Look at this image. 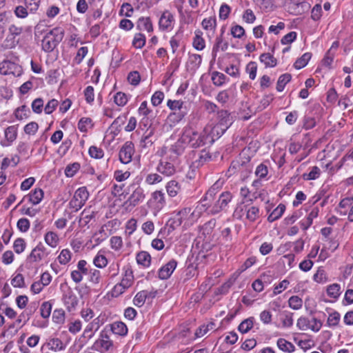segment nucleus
<instances>
[{"label":"nucleus","mask_w":353,"mask_h":353,"mask_svg":"<svg viewBox=\"0 0 353 353\" xmlns=\"http://www.w3.org/2000/svg\"><path fill=\"white\" fill-rule=\"evenodd\" d=\"M218 123L212 128V133L221 136L232 123V119L227 110H220L217 112Z\"/></svg>","instance_id":"nucleus-4"},{"label":"nucleus","mask_w":353,"mask_h":353,"mask_svg":"<svg viewBox=\"0 0 353 353\" xmlns=\"http://www.w3.org/2000/svg\"><path fill=\"white\" fill-rule=\"evenodd\" d=\"M45 242L51 248H56L59 241V236L54 232L49 231L44 236Z\"/></svg>","instance_id":"nucleus-30"},{"label":"nucleus","mask_w":353,"mask_h":353,"mask_svg":"<svg viewBox=\"0 0 353 353\" xmlns=\"http://www.w3.org/2000/svg\"><path fill=\"white\" fill-rule=\"evenodd\" d=\"M176 265L177 262L175 260H170L159 270V277L161 279H168L176 269Z\"/></svg>","instance_id":"nucleus-16"},{"label":"nucleus","mask_w":353,"mask_h":353,"mask_svg":"<svg viewBox=\"0 0 353 353\" xmlns=\"http://www.w3.org/2000/svg\"><path fill=\"white\" fill-rule=\"evenodd\" d=\"M154 128L150 127L148 128L145 134L143 135L140 145L142 148H148L152 145L154 141L152 140V136L154 134Z\"/></svg>","instance_id":"nucleus-21"},{"label":"nucleus","mask_w":353,"mask_h":353,"mask_svg":"<svg viewBox=\"0 0 353 353\" xmlns=\"http://www.w3.org/2000/svg\"><path fill=\"white\" fill-rule=\"evenodd\" d=\"M340 320V314L336 311H333L329 314L327 319V325L329 327L334 328L339 325Z\"/></svg>","instance_id":"nucleus-32"},{"label":"nucleus","mask_w":353,"mask_h":353,"mask_svg":"<svg viewBox=\"0 0 353 353\" xmlns=\"http://www.w3.org/2000/svg\"><path fill=\"white\" fill-rule=\"evenodd\" d=\"M209 208V203H199L193 211L190 208L182 209L177 213L175 219L169 220L165 226L161 229L159 236L161 237L168 236L176 227L181 225L183 221L185 225H192Z\"/></svg>","instance_id":"nucleus-1"},{"label":"nucleus","mask_w":353,"mask_h":353,"mask_svg":"<svg viewBox=\"0 0 353 353\" xmlns=\"http://www.w3.org/2000/svg\"><path fill=\"white\" fill-rule=\"evenodd\" d=\"M43 198V192L41 189H35L29 194V200L33 205L39 204Z\"/></svg>","instance_id":"nucleus-36"},{"label":"nucleus","mask_w":353,"mask_h":353,"mask_svg":"<svg viewBox=\"0 0 353 353\" xmlns=\"http://www.w3.org/2000/svg\"><path fill=\"white\" fill-rule=\"evenodd\" d=\"M113 343L110 339L108 334L104 331H101L100 333V337L94 342L93 347L97 351L105 353L109 351Z\"/></svg>","instance_id":"nucleus-7"},{"label":"nucleus","mask_w":353,"mask_h":353,"mask_svg":"<svg viewBox=\"0 0 353 353\" xmlns=\"http://www.w3.org/2000/svg\"><path fill=\"white\" fill-rule=\"evenodd\" d=\"M162 177L157 173L149 174L145 178V183L149 185H154L160 183L162 181Z\"/></svg>","instance_id":"nucleus-63"},{"label":"nucleus","mask_w":353,"mask_h":353,"mask_svg":"<svg viewBox=\"0 0 353 353\" xmlns=\"http://www.w3.org/2000/svg\"><path fill=\"white\" fill-rule=\"evenodd\" d=\"M291 74L286 73L281 75L276 83V90L278 92L283 90L285 85L291 80Z\"/></svg>","instance_id":"nucleus-40"},{"label":"nucleus","mask_w":353,"mask_h":353,"mask_svg":"<svg viewBox=\"0 0 353 353\" xmlns=\"http://www.w3.org/2000/svg\"><path fill=\"white\" fill-rule=\"evenodd\" d=\"M321 174V170L317 166H313L311 168V171L309 173H305L303 174V178L305 180H314L319 177Z\"/></svg>","instance_id":"nucleus-43"},{"label":"nucleus","mask_w":353,"mask_h":353,"mask_svg":"<svg viewBox=\"0 0 353 353\" xmlns=\"http://www.w3.org/2000/svg\"><path fill=\"white\" fill-rule=\"evenodd\" d=\"M327 295L333 299H337L341 294V286L338 283H333L327 288Z\"/></svg>","instance_id":"nucleus-39"},{"label":"nucleus","mask_w":353,"mask_h":353,"mask_svg":"<svg viewBox=\"0 0 353 353\" xmlns=\"http://www.w3.org/2000/svg\"><path fill=\"white\" fill-rule=\"evenodd\" d=\"M254 322V318L252 316L243 320L239 325V331L243 334L248 332L253 327Z\"/></svg>","instance_id":"nucleus-34"},{"label":"nucleus","mask_w":353,"mask_h":353,"mask_svg":"<svg viewBox=\"0 0 353 353\" xmlns=\"http://www.w3.org/2000/svg\"><path fill=\"white\" fill-rule=\"evenodd\" d=\"M232 195L230 192H222L218 200L213 204L209 203L210 208L206 211L208 214L215 215L219 214L222 210H225L226 207L231 201Z\"/></svg>","instance_id":"nucleus-5"},{"label":"nucleus","mask_w":353,"mask_h":353,"mask_svg":"<svg viewBox=\"0 0 353 353\" xmlns=\"http://www.w3.org/2000/svg\"><path fill=\"white\" fill-rule=\"evenodd\" d=\"M293 314L288 312L283 311L279 314V317L281 321V325H276L278 327L289 328L293 325Z\"/></svg>","instance_id":"nucleus-17"},{"label":"nucleus","mask_w":353,"mask_h":353,"mask_svg":"<svg viewBox=\"0 0 353 353\" xmlns=\"http://www.w3.org/2000/svg\"><path fill=\"white\" fill-rule=\"evenodd\" d=\"M89 193L85 187H81L78 188L69 203L71 208L74 209L75 212L81 209L88 199Z\"/></svg>","instance_id":"nucleus-6"},{"label":"nucleus","mask_w":353,"mask_h":353,"mask_svg":"<svg viewBox=\"0 0 353 353\" xmlns=\"http://www.w3.org/2000/svg\"><path fill=\"white\" fill-rule=\"evenodd\" d=\"M137 26L140 30H145L148 32L153 30L152 23L150 17L139 18Z\"/></svg>","instance_id":"nucleus-28"},{"label":"nucleus","mask_w":353,"mask_h":353,"mask_svg":"<svg viewBox=\"0 0 353 353\" xmlns=\"http://www.w3.org/2000/svg\"><path fill=\"white\" fill-rule=\"evenodd\" d=\"M137 262L138 264L147 268L149 267L151 263L150 254L145 251H141L137 254Z\"/></svg>","instance_id":"nucleus-27"},{"label":"nucleus","mask_w":353,"mask_h":353,"mask_svg":"<svg viewBox=\"0 0 353 353\" xmlns=\"http://www.w3.org/2000/svg\"><path fill=\"white\" fill-rule=\"evenodd\" d=\"M17 137V129L14 125L9 126L5 130V137L8 142L12 143Z\"/></svg>","instance_id":"nucleus-41"},{"label":"nucleus","mask_w":353,"mask_h":353,"mask_svg":"<svg viewBox=\"0 0 353 353\" xmlns=\"http://www.w3.org/2000/svg\"><path fill=\"white\" fill-rule=\"evenodd\" d=\"M47 249L42 243H39L30 252L28 259L31 262L37 263L44 259L48 256Z\"/></svg>","instance_id":"nucleus-11"},{"label":"nucleus","mask_w":353,"mask_h":353,"mask_svg":"<svg viewBox=\"0 0 353 353\" xmlns=\"http://www.w3.org/2000/svg\"><path fill=\"white\" fill-rule=\"evenodd\" d=\"M26 247L25 240L22 238H17L13 244V248L17 254L22 253Z\"/></svg>","instance_id":"nucleus-50"},{"label":"nucleus","mask_w":353,"mask_h":353,"mask_svg":"<svg viewBox=\"0 0 353 353\" xmlns=\"http://www.w3.org/2000/svg\"><path fill=\"white\" fill-rule=\"evenodd\" d=\"M92 126V120L90 118H82L78 123V128L82 132L88 131Z\"/></svg>","instance_id":"nucleus-55"},{"label":"nucleus","mask_w":353,"mask_h":353,"mask_svg":"<svg viewBox=\"0 0 353 353\" xmlns=\"http://www.w3.org/2000/svg\"><path fill=\"white\" fill-rule=\"evenodd\" d=\"M165 188L168 194L170 197H174L180 192L181 185L177 181L172 180L166 184Z\"/></svg>","instance_id":"nucleus-26"},{"label":"nucleus","mask_w":353,"mask_h":353,"mask_svg":"<svg viewBox=\"0 0 353 353\" xmlns=\"http://www.w3.org/2000/svg\"><path fill=\"white\" fill-rule=\"evenodd\" d=\"M52 310V305L49 301H45L43 302L40 307V313L41 316L44 318L47 319L50 316L51 314Z\"/></svg>","instance_id":"nucleus-49"},{"label":"nucleus","mask_w":353,"mask_h":353,"mask_svg":"<svg viewBox=\"0 0 353 353\" xmlns=\"http://www.w3.org/2000/svg\"><path fill=\"white\" fill-rule=\"evenodd\" d=\"M202 27L205 30L214 31L216 28V19L214 17L205 18L201 23Z\"/></svg>","instance_id":"nucleus-46"},{"label":"nucleus","mask_w":353,"mask_h":353,"mask_svg":"<svg viewBox=\"0 0 353 353\" xmlns=\"http://www.w3.org/2000/svg\"><path fill=\"white\" fill-rule=\"evenodd\" d=\"M110 245L112 249L117 251L123 246V240L121 236H114L110 238Z\"/></svg>","instance_id":"nucleus-59"},{"label":"nucleus","mask_w":353,"mask_h":353,"mask_svg":"<svg viewBox=\"0 0 353 353\" xmlns=\"http://www.w3.org/2000/svg\"><path fill=\"white\" fill-rule=\"evenodd\" d=\"M134 276L131 270H126L121 283L123 286L127 289L130 288L133 283Z\"/></svg>","instance_id":"nucleus-52"},{"label":"nucleus","mask_w":353,"mask_h":353,"mask_svg":"<svg viewBox=\"0 0 353 353\" xmlns=\"http://www.w3.org/2000/svg\"><path fill=\"white\" fill-rule=\"evenodd\" d=\"M64 31L61 28H55L50 30L42 39V49L45 52H52L62 41Z\"/></svg>","instance_id":"nucleus-3"},{"label":"nucleus","mask_w":353,"mask_h":353,"mask_svg":"<svg viewBox=\"0 0 353 353\" xmlns=\"http://www.w3.org/2000/svg\"><path fill=\"white\" fill-rule=\"evenodd\" d=\"M188 133H183L177 141L172 145L169 149L165 147L163 148L161 153L165 154L170 161H175L183 153L186 145L190 141Z\"/></svg>","instance_id":"nucleus-2"},{"label":"nucleus","mask_w":353,"mask_h":353,"mask_svg":"<svg viewBox=\"0 0 353 353\" xmlns=\"http://www.w3.org/2000/svg\"><path fill=\"white\" fill-rule=\"evenodd\" d=\"M277 347L284 352L292 353L295 350V346L283 338H280L276 342Z\"/></svg>","instance_id":"nucleus-23"},{"label":"nucleus","mask_w":353,"mask_h":353,"mask_svg":"<svg viewBox=\"0 0 353 353\" xmlns=\"http://www.w3.org/2000/svg\"><path fill=\"white\" fill-rule=\"evenodd\" d=\"M289 306L293 310H299L302 307L303 301L298 296H292L288 300Z\"/></svg>","instance_id":"nucleus-47"},{"label":"nucleus","mask_w":353,"mask_h":353,"mask_svg":"<svg viewBox=\"0 0 353 353\" xmlns=\"http://www.w3.org/2000/svg\"><path fill=\"white\" fill-rule=\"evenodd\" d=\"M245 219L250 222H254L260 216V210L254 205H247L245 206Z\"/></svg>","instance_id":"nucleus-18"},{"label":"nucleus","mask_w":353,"mask_h":353,"mask_svg":"<svg viewBox=\"0 0 353 353\" xmlns=\"http://www.w3.org/2000/svg\"><path fill=\"white\" fill-rule=\"evenodd\" d=\"M219 192V185L214 183L205 193L200 203H210L214 199L215 195Z\"/></svg>","instance_id":"nucleus-24"},{"label":"nucleus","mask_w":353,"mask_h":353,"mask_svg":"<svg viewBox=\"0 0 353 353\" xmlns=\"http://www.w3.org/2000/svg\"><path fill=\"white\" fill-rule=\"evenodd\" d=\"M134 152V146L132 142L127 141L119 151V159L122 163L127 164L131 162Z\"/></svg>","instance_id":"nucleus-9"},{"label":"nucleus","mask_w":353,"mask_h":353,"mask_svg":"<svg viewBox=\"0 0 353 353\" xmlns=\"http://www.w3.org/2000/svg\"><path fill=\"white\" fill-rule=\"evenodd\" d=\"M145 44V37L141 33H137L134 35L132 45L136 48H141Z\"/></svg>","instance_id":"nucleus-48"},{"label":"nucleus","mask_w":353,"mask_h":353,"mask_svg":"<svg viewBox=\"0 0 353 353\" xmlns=\"http://www.w3.org/2000/svg\"><path fill=\"white\" fill-rule=\"evenodd\" d=\"M188 113L187 108L172 111L167 117V123L172 128L181 121Z\"/></svg>","instance_id":"nucleus-13"},{"label":"nucleus","mask_w":353,"mask_h":353,"mask_svg":"<svg viewBox=\"0 0 353 353\" xmlns=\"http://www.w3.org/2000/svg\"><path fill=\"white\" fill-rule=\"evenodd\" d=\"M114 101L117 105L124 106L128 102V97L125 93L119 92L114 95Z\"/></svg>","instance_id":"nucleus-56"},{"label":"nucleus","mask_w":353,"mask_h":353,"mask_svg":"<svg viewBox=\"0 0 353 353\" xmlns=\"http://www.w3.org/2000/svg\"><path fill=\"white\" fill-rule=\"evenodd\" d=\"M216 225V220L212 219L209 221L206 222L204 225H203L201 228V232L205 236L209 235L213 231Z\"/></svg>","instance_id":"nucleus-44"},{"label":"nucleus","mask_w":353,"mask_h":353,"mask_svg":"<svg viewBox=\"0 0 353 353\" xmlns=\"http://www.w3.org/2000/svg\"><path fill=\"white\" fill-rule=\"evenodd\" d=\"M145 199V194L143 189L138 186L130 194L128 200L125 202V205L128 207L134 208L139 203L142 202Z\"/></svg>","instance_id":"nucleus-10"},{"label":"nucleus","mask_w":353,"mask_h":353,"mask_svg":"<svg viewBox=\"0 0 353 353\" xmlns=\"http://www.w3.org/2000/svg\"><path fill=\"white\" fill-rule=\"evenodd\" d=\"M167 106L171 110V111L177 110L180 109L186 108V105L184 101L181 100H172L169 99L167 101Z\"/></svg>","instance_id":"nucleus-42"},{"label":"nucleus","mask_w":353,"mask_h":353,"mask_svg":"<svg viewBox=\"0 0 353 353\" xmlns=\"http://www.w3.org/2000/svg\"><path fill=\"white\" fill-rule=\"evenodd\" d=\"M29 112L28 108L26 105H22L15 110L14 114L17 119L22 120L28 117Z\"/></svg>","instance_id":"nucleus-58"},{"label":"nucleus","mask_w":353,"mask_h":353,"mask_svg":"<svg viewBox=\"0 0 353 353\" xmlns=\"http://www.w3.org/2000/svg\"><path fill=\"white\" fill-rule=\"evenodd\" d=\"M168 159L169 158L167 157L161 159L157 165V170L162 174L170 176L175 173L176 168L173 163L174 161H168Z\"/></svg>","instance_id":"nucleus-14"},{"label":"nucleus","mask_w":353,"mask_h":353,"mask_svg":"<svg viewBox=\"0 0 353 353\" xmlns=\"http://www.w3.org/2000/svg\"><path fill=\"white\" fill-rule=\"evenodd\" d=\"M215 324L213 322H210L207 325H202L198 327L195 332L196 338H200L208 333V331L214 329Z\"/></svg>","instance_id":"nucleus-37"},{"label":"nucleus","mask_w":353,"mask_h":353,"mask_svg":"<svg viewBox=\"0 0 353 353\" xmlns=\"http://www.w3.org/2000/svg\"><path fill=\"white\" fill-rule=\"evenodd\" d=\"M17 226L21 232H26L29 230L30 223L28 219L21 218L18 220Z\"/></svg>","instance_id":"nucleus-62"},{"label":"nucleus","mask_w":353,"mask_h":353,"mask_svg":"<svg viewBox=\"0 0 353 353\" xmlns=\"http://www.w3.org/2000/svg\"><path fill=\"white\" fill-rule=\"evenodd\" d=\"M152 200L159 208H163L165 204V194L161 190H156L152 194Z\"/></svg>","instance_id":"nucleus-29"},{"label":"nucleus","mask_w":353,"mask_h":353,"mask_svg":"<svg viewBox=\"0 0 353 353\" xmlns=\"http://www.w3.org/2000/svg\"><path fill=\"white\" fill-rule=\"evenodd\" d=\"M80 168V164L73 163L68 165L65 169V174L68 177H72Z\"/></svg>","instance_id":"nucleus-57"},{"label":"nucleus","mask_w":353,"mask_h":353,"mask_svg":"<svg viewBox=\"0 0 353 353\" xmlns=\"http://www.w3.org/2000/svg\"><path fill=\"white\" fill-rule=\"evenodd\" d=\"M48 346L49 347L50 350L54 352L62 350L64 349V346L62 341L58 338L50 340V341L48 343Z\"/></svg>","instance_id":"nucleus-45"},{"label":"nucleus","mask_w":353,"mask_h":353,"mask_svg":"<svg viewBox=\"0 0 353 353\" xmlns=\"http://www.w3.org/2000/svg\"><path fill=\"white\" fill-rule=\"evenodd\" d=\"M103 323L104 319L103 317L99 316L95 318L85 328L83 332V336L90 339L94 336V332H97Z\"/></svg>","instance_id":"nucleus-15"},{"label":"nucleus","mask_w":353,"mask_h":353,"mask_svg":"<svg viewBox=\"0 0 353 353\" xmlns=\"http://www.w3.org/2000/svg\"><path fill=\"white\" fill-rule=\"evenodd\" d=\"M183 133H188L190 141L188 144H190L192 148H199L204 145L208 139H210L208 135L205 133L199 134L191 130H186Z\"/></svg>","instance_id":"nucleus-8"},{"label":"nucleus","mask_w":353,"mask_h":353,"mask_svg":"<svg viewBox=\"0 0 353 353\" xmlns=\"http://www.w3.org/2000/svg\"><path fill=\"white\" fill-rule=\"evenodd\" d=\"M260 61L265 64L266 67H274L277 64L276 59L270 53H263L259 57Z\"/></svg>","instance_id":"nucleus-33"},{"label":"nucleus","mask_w":353,"mask_h":353,"mask_svg":"<svg viewBox=\"0 0 353 353\" xmlns=\"http://www.w3.org/2000/svg\"><path fill=\"white\" fill-rule=\"evenodd\" d=\"M150 292L147 290H142L139 292L134 296L133 299V303L137 307H142L145 302L146 299L150 295Z\"/></svg>","instance_id":"nucleus-31"},{"label":"nucleus","mask_w":353,"mask_h":353,"mask_svg":"<svg viewBox=\"0 0 353 353\" xmlns=\"http://www.w3.org/2000/svg\"><path fill=\"white\" fill-rule=\"evenodd\" d=\"M285 206L283 204H279L268 216V220L269 222H273L279 219L284 213Z\"/></svg>","instance_id":"nucleus-35"},{"label":"nucleus","mask_w":353,"mask_h":353,"mask_svg":"<svg viewBox=\"0 0 353 353\" xmlns=\"http://www.w3.org/2000/svg\"><path fill=\"white\" fill-rule=\"evenodd\" d=\"M93 263L96 267L103 268L107 265L108 260L104 255L98 253L93 259Z\"/></svg>","instance_id":"nucleus-53"},{"label":"nucleus","mask_w":353,"mask_h":353,"mask_svg":"<svg viewBox=\"0 0 353 353\" xmlns=\"http://www.w3.org/2000/svg\"><path fill=\"white\" fill-rule=\"evenodd\" d=\"M194 34L195 36L192 42L193 47L197 50H203L205 47V42L204 39L202 37L203 32L198 30L195 31Z\"/></svg>","instance_id":"nucleus-25"},{"label":"nucleus","mask_w":353,"mask_h":353,"mask_svg":"<svg viewBox=\"0 0 353 353\" xmlns=\"http://www.w3.org/2000/svg\"><path fill=\"white\" fill-rule=\"evenodd\" d=\"M71 259V252L68 249L63 250L58 256L59 262L62 265L67 264Z\"/></svg>","instance_id":"nucleus-54"},{"label":"nucleus","mask_w":353,"mask_h":353,"mask_svg":"<svg viewBox=\"0 0 353 353\" xmlns=\"http://www.w3.org/2000/svg\"><path fill=\"white\" fill-rule=\"evenodd\" d=\"M174 23L173 14L169 10H165L160 17L159 21V29L161 30H172Z\"/></svg>","instance_id":"nucleus-12"},{"label":"nucleus","mask_w":353,"mask_h":353,"mask_svg":"<svg viewBox=\"0 0 353 353\" xmlns=\"http://www.w3.org/2000/svg\"><path fill=\"white\" fill-rule=\"evenodd\" d=\"M312 57V54L306 52L303 54L300 58H299L294 63V66L296 69H301L304 68L308 63L309 60Z\"/></svg>","instance_id":"nucleus-38"},{"label":"nucleus","mask_w":353,"mask_h":353,"mask_svg":"<svg viewBox=\"0 0 353 353\" xmlns=\"http://www.w3.org/2000/svg\"><path fill=\"white\" fill-rule=\"evenodd\" d=\"M257 65L254 61H250L246 66V72L249 74V77L254 80L256 76Z\"/></svg>","instance_id":"nucleus-60"},{"label":"nucleus","mask_w":353,"mask_h":353,"mask_svg":"<svg viewBox=\"0 0 353 353\" xmlns=\"http://www.w3.org/2000/svg\"><path fill=\"white\" fill-rule=\"evenodd\" d=\"M95 216V212L91 208V207L85 208L81 213L79 217V225L81 227L85 226L90 223V221Z\"/></svg>","instance_id":"nucleus-19"},{"label":"nucleus","mask_w":353,"mask_h":353,"mask_svg":"<svg viewBox=\"0 0 353 353\" xmlns=\"http://www.w3.org/2000/svg\"><path fill=\"white\" fill-rule=\"evenodd\" d=\"M334 56L335 52H332V48H330L322 61L323 64L326 67H330L334 61Z\"/></svg>","instance_id":"nucleus-61"},{"label":"nucleus","mask_w":353,"mask_h":353,"mask_svg":"<svg viewBox=\"0 0 353 353\" xmlns=\"http://www.w3.org/2000/svg\"><path fill=\"white\" fill-rule=\"evenodd\" d=\"M112 332L119 336H125L128 333L126 325L121 321H116L110 325Z\"/></svg>","instance_id":"nucleus-20"},{"label":"nucleus","mask_w":353,"mask_h":353,"mask_svg":"<svg viewBox=\"0 0 353 353\" xmlns=\"http://www.w3.org/2000/svg\"><path fill=\"white\" fill-rule=\"evenodd\" d=\"M89 154L92 158L101 159L104 155V152L101 148L96 146H91L89 148Z\"/></svg>","instance_id":"nucleus-64"},{"label":"nucleus","mask_w":353,"mask_h":353,"mask_svg":"<svg viewBox=\"0 0 353 353\" xmlns=\"http://www.w3.org/2000/svg\"><path fill=\"white\" fill-rule=\"evenodd\" d=\"M225 80V76L221 72H214L212 74V81L216 86L222 85Z\"/></svg>","instance_id":"nucleus-51"},{"label":"nucleus","mask_w":353,"mask_h":353,"mask_svg":"<svg viewBox=\"0 0 353 353\" xmlns=\"http://www.w3.org/2000/svg\"><path fill=\"white\" fill-rule=\"evenodd\" d=\"M223 31H222L221 34H223ZM228 46V43L223 42L222 35L216 37L215 43L212 48V54L213 58L215 59V57H216V54L219 51L220 49L222 51H225L227 50Z\"/></svg>","instance_id":"nucleus-22"}]
</instances>
